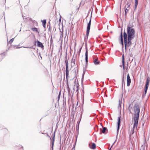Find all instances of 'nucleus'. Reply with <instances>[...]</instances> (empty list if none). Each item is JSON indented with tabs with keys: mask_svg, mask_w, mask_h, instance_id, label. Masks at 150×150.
I'll list each match as a JSON object with an SVG mask.
<instances>
[{
	"mask_svg": "<svg viewBox=\"0 0 150 150\" xmlns=\"http://www.w3.org/2000/svg\"><path fill=\"white\" fill-rule=\"evenodd\" d=\"M127 33L128 36L127 42V35L125 32L123 33L125 46V49L127 46H129L131 45L132 44L131 40L135 36V30L132 27L129 26L127 28Z\"/></svg>",
	"mask_w": 150,
	"mask_h": 150,
	"instance_id": "1",
	"label": "nucleus"
},
{
	"mask_svg": "<svg viewBox=\"0 0 150 150\" xmlns=\"http://www.w3.org/2000/svg\"><path fill=\"white\" fill-rule=\"evenodd\" d=\"M133 121L134 122V125H136L137 123H138L140 109L139 105L135 104L133 107Z\"/></svg>",
	"mask_w": 150,
	"mask_h": 150,
	"instance_id": "2",
	"label": "nucleus"
},
{
	"mask_svg": "<svg viewBox=\"0 0 150 150\" xmlns=\"http://www.w3.org/2000/svg\"><path fill=\"white\" fill-rule=\"evenodd\" d=\"M138 123H137L136 125H134V122H133V127L131 129V130L129 132V134L131 136L133 134L134 132H136V130H137Z\"/></svg>",
	"mask_w": 150,
	"mask_h": 150,
	"instance_id": "3",
	"label": "nucleus"
},
{
	"mask_svg": "<svg viewBox=\"0 0 150 150\" xmlns=\"http://www.w3.org/2000/svg\"><path fill=\"white\" fill-rule=\"evenodd\" d=\"M150 81V78L149 77H148L146 79V83L145 86V91L144 93V94L145 95L146 94V92L147 90V89L148 87V86L149 85V83Z\"/></svg>",
	"mask_w": 150,
	"mask_h": 150,
	"instance_id": "4",
	"label": "nucleus"
},
{
	"mask_svg": "<svg viewBox=\"0 0 150 150\" xmlns=\"http://www.w3.org/2000/svg\"><path fill=\"white\" fill-rule=\"evenodd\" d=\"M91 17L88 24L86 33V35L87 36V37H88V35L90 30V25L91 24Z\"/></svg>",
	"mask_w": 150,
	"mask_h": 150,
	"instance_id": "5",
	"label": "nucleus"
},
{
	"mask_svg": "<svg viewBox=\"0 0 150 150\" xmlns=\"http://www.w3.org/2000/svg\"><path fill=\"white\" fill-rule=\"evenodd\" d=\"M131 82V79L129 76V74H128L127 76V84L128 86H130Z\"/></svg>",
	"mask_w": 150,
	"mask_h": 150,
	"instance_id": "6",
	"label": "nucleus"
},
{
	"mask_svg": "<svg viewBox=\"0 0 150 150\" xmlns=\"http://www.w3.org/2000/svg\"><path fill=\"white\" fill-rule=\"evenodd\" d=\"M37 42V45L40 47H41L42 48H43L44 47V45L42 44L41 42L39 41L38 40L37 41H35V43Z\"/></svg>",
	"mask_w": 150,
	"mask_h": 150,
	"instance_id": "7",
	"label": "nucleus"
},
{
	"mask_svg": "<svg viewBox=\"0 0 150 150\" xmlns=\"http://www.w3.org/2000/svg\"><path fill=\"white\" fill-rule=\"evenodd\" d=\"M107 129L106 127H103V129L101 128L100 129V134H101L102 133H104L105 132V131H106Z\"/></svg>",
	"mask_w": 150,
	"mask_h": 150,
	"instance_id": "8",
	"label": "nucleus"
},
{
	"mask_svg": "<svg viewBox=\"0 0 150 150\" xmlns=\"http://www.w3.org/2000/svg\"><path fill=\"white\" fill-rule=\"evenodd\" d=\"M121 120L120 117H118V122H117V131L118 132L119 129V126L120 124V121Z\"/></svg>",
	"mask_w": 150,
	"mask_h": 150,
	"instance_id": "9",
	"label": "nucleus"
},
{
	"mask_svg": "<svg viewBox=\"0 0 150 150\" xmlns=\"http://www.w3.org/2000/svg\"><path fill=\"white\" fill-rule=\"evenodd\" d=\"M85 60L86 63H87L88 62V50L87 48H86V52L85 53Z\"/></svg>",
	"mask_w": 150,
	"mask_h": 150,
	"instance_id": "10",
	"label": "nucleus"
},
{
	"mask_svg": "<svg viewBox=\"0 0 150 150\" xmlns=\"http://www.w3.org/2000/svg\"><path fill=\"white\" fill-rule=\"evenodd\" d=\"M132 104H130L128 106V109L130 113H132L131 111L132 110Z\"/></svg>",
	"mask_w": 150,
	"mask_h": 150,
	"instance_id": "11",
	"label": "nucleus"
},
{
	"mask_svg": "<svg viewBox=\"0 0 150 150\" xmlns=\"http://www.w3.org/2000/svg\"><path fill=\"white\" fill-rule=\"evenodd\" d=\"M31 29L33 32H35L36 33H39L38 28H32Z\"/></svg>",
	"mask_w": 150,
	"mask_h": 150,
	"instance_id": "12",
	"label": "nucleus"
},
{
	"mask_svg": "<svg viewBox=\"0 0 150 150\" xmlns=\"http://www.w3.org/2000/svg\"><path fill=\"white\" fill-rule=\"evenodd\" d=\"M8 132V130L6 128H4L2 129V132L4 134L7 133Z\"/></svg>",
	"mask_w": 150,
	"mask_h": 150,
	"instance_id": "13",
	"label": "nucleus"
},
{
	"mask_svg": "<svg viewBox=\"0 0 150 150\" xmlns=\"http://www.w3.org/2000/svg\"><path fill=\"white\" fill-rule=\"evenodd\" d=\"M138 0H135L134 1V4L135 7L134 10H136V9L137 6L138 5Z\"/></svg>",
	"mask_w": 150,
	"mask_h": 150,
	"instance_id": "14",
	"label": "nucleus"
},
{
	"mask_svg": "<svg viewBox=\"0 0 150 150\" xmlns=\"http://www.w3.org/2000/svg\"><path fill=\"white\" fill-rule=\"evenodd\" d=\"M46 20H44L42 21V25L44 28H45L46 24Z\"/></svg>",
	"mask_w": 150,
	"mask_h": 150,
	"instance_id": "15",
	"label": "nucleus"
},
{
	"mask_svg": "<svg viewBox=\"0 0 150 150\" xmlns=\"http://www.w3.org/2000/svg\"><path fill=\"white\" fill-rule=\"evenodd\" d=\"M80 121L79 122H77V125H76V129H77V131L78 134H79V124L80 123Z\"/></svg>",
	"mask_w": 150,
	"mask_h": 150,
	"instance_id": "16",
	"label": "nucleus"
},
{
	"mask_svg": "<svg viewBox=\"0 0 150 150\" xmlns=\"http://www.w3.org/2000/svg\"><path fill=\"white\" fill-rule=\"evenodd\" d=\"M120 37H121V44L122 45H123V38H122V32H121V33Z\"/></svg>",
	"mask_w": 150,
	"mask_h": 150,
	"instance_id": "17",
	"label": "nucleus"
},
{
	"mask_svg": "<svg viewBox=\"0 0 150 150\" xmlns=\"http://www.w3.org/2000/svg\"><path fill=\"white\" fill-rule=\"evenodd\" d=\"M74 104L73 105L72 108V114L73 115V119H74Z\"/></svg>",
	"mask_w": 150,
	"mask_h": 150,
	"instance_id": "18",
	"label": "nucleus"
},
{
	"mask_svg": "<svg viewBox=\"0 0 150 150\" xmlns=\"http://www.w3.org/2000/svg\"><path fill=\"white\" fill-rule=\"evenodd\" d=\"M74 88H73V93H72V91H71V93H72V97L71 98L72 103H73V101H74V99H73V96H74Z\"/></svg>",
	"mask_w": 150,
	"mask_h": 150,
	"instance_id": "19",
	"label": "nucleus"
},
{
	"mask_svg": "<svg viewBox=\"0 0 150 150\" xmlns=\"http://www.w3.org/2000/svg\"><path fill=\"white\" fill-rule=\"evenodd\" d=\"M65 64L66 66V69H68V61L67 59L65 61Z\"/></svg>",
	"mask_w": 150,
	"mask_h": 150,
	"instance_id": "20",
	"label": "nucleus"
},
{
	"mask_svg": "<svg viewBox=\"0 0 150 150\" xmlns=\"http://www.w3.org/2000/svg\"><path fill=\"white\" fill-rule=\"evenodd\" d=\"M96 145L95 143H93L92 145V146L91 148V149H94L96 148Z\"/></svg>",
	"mask_w": 150,
	"mask_h": 150,
	"instance_id": "21",
	"label": "nucleus"
},
{
	"mask_svg": "<svg viewBox=\"0 0 150 150\" xmlns=\"http://www.w3.org/2000/svg\"><path fill=\"white\" fill-rule=\"evenodd\" d=\"M69 75L68 69H66V76L67 77Z\"/></svg>",
	"mask_w": 150,
	"mask_h": 150,
	"instance_id": "22",
	"label": "nucleus"
},
{
	"mask_svg": "<svg viewBox=\"0 0 150 150\" xmlns=\"http://www.w3.org/2000/svg\"><path fill=\"white\" fill-rule=\"evenodd\" d=\"M94 63L95 64H98L99 63V62L97 61V60L96 59L94 61Z\"/></svg>",
	"mask_w": 150,
	"mask_h": 150,
	"instance_id": "23",
	"label": "nucleus"
},
{
	"mask_svg": "<svg viewBox=\"0 0 150 150\" xmlns=\"http://www.w3.org/2000/svg\"><path fill=\"white\" fill-rule=\"evenodd\" d=\"M14 39L13 38H12V39H11V40H10V41L9 42V43L10 44H11L13 42V41H14Z\"/></svg>",
	"mask_w": 150,
	"mask_h": 150,
	"instance_id": "24",
	"label": "nucleus"
},
{
	"mask_svg": "<svg viewBox=\"0 0 150 150\" xmlns=\"http://www.w3.org/2000/svg\"><path fill=\"white\" fill-rule=\"evenodd\" d=\"M124 63H125L124 60V58L123 57V59H122V65H123V68H124H124H125V64H124Z\"/></svg>",
	"mask_w": 150,
	"mask_h": 150,
	"instance_id": "25",
	"label": "nucleus"
},
{
	"mask_svg": "<svg viewBox=\"0 0 150 150\" xmlns=\"http://www.w3.org/2000/svg\"><path fill=\"white\" fill-rule=\"evenodd\" d=\"M122 103V100H119V106L121 107V104Z\"/></svg>",
	"mask_w": 150,
	"mask_h": 150,
	"instance_id": "26",
	"label": "nucleus"
},
{
	"mask_svg": "<svg viewBox=\"0 0 150 150\" xmlns=\"http://www.w3.org/2000/svg\"><path fill=\"white\" fill-rule=\"evenodd\" d=\"M129 9L128 8H126L125 9V15L128 12Z\"/></svg>",
	"mask_w": 150,
	"mask_h": 150,
	"instance_id": "27",
	"label": "nucleus"
},
{
	"mask_svg": "<svg viewBox=\"0 0 150 150\" xmlns=\"http://www.w3.org/2000/svg\"><path fill=\"white\" fill-rule=\"evenodd\" d=\"M127 8L129 9V7L130 6V4L129 3H128L127 4Z\"/></svg>",
	"mask_w": 150,
	"mask_h": 150,
	"instance_id": "28",
	"label": "nucleus"
},
{
	"mask_svg": "<svg viewBox=\"0 0 150 150\" xmlns=\"http://www.w3.org/2000/svg\"><path fill=\"white\" fill-rule=\"evenodd\" d=\"M75 144H74V146H73V148H72V150H75Z\"/></svg>",
	"mask_w": 150,
	"mask_h": 150,
	"instance_id": "29",
	"label": "nucleus"
},
{
	"mask_svg": "<svg viewBox=\"0 0 150 150\" xmlns=\"http://www.w3.org/2000/svg\"><path fill=\"white\" fill-rule=\"evenodd\" d=\"M54 137L53 138V142L52 143V147H53V145H54Z\"/></svg>",
	"mask_w": 150,
	"mask_h": 150,
	"instance_id": "30",
	"label": "nucleus"
},
{
	"mask_svg": "<svg viewBox=\"0 0 150 150\" xmlns=\"http://www.w3.org/2000/svg\"><path fill=\"white\" fill-rule=\"evenodd\" d=\"M76 87H77V88H78V85L77 82V85H76Z\"/></svg>",
	"mask_w": 150,
	"mask_h": 150,
	"instance_id": "31",
	"label": "nucleus"
},
{
	"mask_svg": "<svg viewBox=\"0 0 150 150\" xmlns=\"http://www.w3.org/2000/svg\"><path fill=\"white\" fill-rule=\"evenodd\" d=\"M60 93H59V96H58V97H59V98L60 97Z\"/></svg>",
	"mask_w": 150,
	"mask_h": 150,
	"instance_id": "32",
	"label": "nucleus"
},
{
	"mask_svg": "<svg viewBox=\"0 0 150 150\" xmlns=\"http://www.w3.org/2000/svg\"><path fill=\"white\" fill-rule=\"evenodd\" d=\"M124 77H123V79H122V82H123H123H124Z\"/></svg>",
	"mask_w": 150,
	"mask_h": 150,
	"instance_id": "33",
	"label": "nucleus"
},
{
	"mask_svg": "<svg viewBox=\"0 0 150 150\" xmlns=\"http://www.w3.org/2000/svg\"><path fill=\"white\" fill-rule=\"evenodd\" d=\"M76 140H77V138H76V141H75L76 143Z\"/></svg>",
	"mask_w": 150,
	"mask_h": 150,
	"instance_id": "34",
	"label": "nucleus"
},
{
	"mask_svg": "<svg viewBox=\"0 0 150 150\" xmlns=\"http://www.w3.org/2000/svg\"><path fill=\"white\" fill-rule=\"evenodd\" d=\"M36 25H38V23L36 22Z\"/></svg>",
	"mask_w": 150,
	"mask_h": 150,
	"instance_id": "35",
	"label": "nucleus"
},
{
	"mask_svg": "<svg viewBox=\"0 0 150 150\" xmlns=\"http://www.w3.org/2000/svg\"><path fill=\"white\" fill-rule=\"evenodd\" d=\"M79 7L77 9H78V10H79Z\"/></svg>",
	"mask_w": 150,
	"mask_h": 150,
	"instance_id": "36",
	"label": "nucleus"
},
{
	"mask_svg": "<svg viewBox=\"0 0 150 150\" xmlns=\"http://www.w3.org/2000/svg\"><path fill=\"white\" fill-rule=\"evenodd\" d=\"M78 101L77 102V105H78Z\"/></svg>",
	"mask_w": 150,
	"mask_h": 150,
	"instance_id": "37",
	"label": "nucleus"
}]
</instances>
